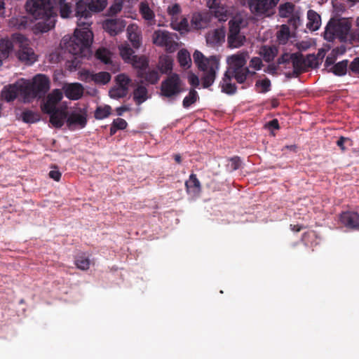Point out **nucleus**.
<instances>
[{"label":"nucleus","instance_id":"nucleus-1","mask_svg":"<svg viewBox=\"0 0 359 359\" xmlns=\"http://www.w3.org/2000/svg\"><path fill=\"white\" fill-rule=\"evenodd\" d=\"M26 9L39 20L36 26L40 32H46L55 27L57 15L50 0H27Z\"/></svg>","mask_w":359,"mask_h":359},{"label":"nucleus","instance_id":"nucleus-2","mask_svg":"<svg viewBox=\"0 0 359 359\" xmlns=\"http://www.w3.org/2000/svg\"><path fill=\"white\" fill-rule=\"evenodd\" d=\"M193 57L198 68L203 72L201 76L203 87L204 88H209L213 84L216 79L217 71L219 65V58L215 55L205 57L203 54L198 50H196L194 53Z\"/></svg>","mask_w":359,"mask_h":359},{"label":"nucleus","instance_id":"nucleus-3","mask_svg":"<svg viewBox=\"0 0 359 359\" xmlns=\"http://www.w3.org/2000/svg\"><path fill=\"white\" fill-rule=\"evenodd\" d=\"M248 53L246 52H238L227 57L228 67L226 72L238 83H245L248 75H255V72H251L245 67Z\"/></svg>","mask_w":359,"mask_h":359},{"label":"nucleus","instance_id":"nucleus-4","mask_svg":"<svg viewBox=\"0 0 359 359\" xmlns=\"http://www.w3.org/2000/svg\"><path fill=\"white\" fill-rule=\"evenodd\" d=\"M87 3L84 0H79L76 4L75 15L78 18L77 25L81 28L88 27L92 24L89 21L92 13L102 11L107 5V0H89Z\"/></svg>","mask_w":359,"mask_h":359},{"label":"nucleus","instance_id":"nucleus-5","mask_svg":"<svg viewBox=\"0 0 359 359\" xmlns=\"http://www.w3.org/2000/svg\"><path fill=\"white\" fill-rule=\"evenodd\" d=\"M93 37V32L88 27L76 29L74 36L65 43L70 53L83 57L91 46Z\"/></svg>","mask_w":359,"mask_h":359},{"label":"nucleus","instance_id":"nucleus-6","mask_svg":"<svg viewBox=\"0 0 359 359\" xmlns=\"http://www.w3.org/2000/svg\"><path fill=\"white\" fill-rule=\"evenodd\" d=\"M351 27V23L346 18H332L327 23L324 32V38L328 41L339 39L346 41Z\"/></svg>","mask_w":359,"mask_h":359},{"label":"nucleus","instance_id":"nucleus-7","mask_svg":"<svg viewBox=\"0 0 359 359\" xmlns=\"http://www.w3.org/2000/svg\"><path fill=\"white\" fill-rule=\"evenodd\" d=\"M50 88V80L43 74L36 75L32 83L25 85L24 93L32 98L43 97Z\"/></svg>","mask_w":359,"mask_h":359},{"label":"nucleus","instance_id":"nucleus-8","mask_svg":"<svg viewBox=\"0 0 359 359\" xmlns=\"http://www.w3.org/2000/svg\"><path fill=\"white\" fill-rule=\"evenodd\" d=\"M242 18L236 16L229 22V33L227 35L228 46L231 48H238L242 46L246 41V37L241 32Z\"/></svg>","mask_w":359,"mask_h":359},{"label":"nucleus","instance_id":"nucleus-9","mask_svg":"<svg viewBox=\"0 0 359 359\" xmlns=\"http://www.w3.org/2000/svg\"><path fill=\"white\" fill-rule=\"evenodd\" d=\"M183 91V82L180 76L172 73L161 84V95L167 98H174Z\"/></svg>","mask_w":359,"mask_h":359},{"label":"nucleus","instance_id":"nucleus-10","mask_svg":"<svg viewBox=\"0 0 359 359\" xmlns=\"http://www.w3.org/2000/svg\"><path fill=\"white\" fill-rule=\"evenodd\" d=\"M11 40L13 43L15 41L20 43V49L18 51L17 55L20 61L27 65H32L36 60V55L32 48L26 46L27 43L25 42L27 39L22 34H13L12 39Z\"/></svg>","mask_w":359,"mask_h":359},{"label":"nucleus","instance_id":"nucleus-11","mask_svg":"<svg viewBox=\"0 0 359 359\" xmlns=\"http://www.w3.org/2000/svg\"><path fill=\"white\" fill-rule=\"evenodd\" d=\"M153 43L160 47H164L168 53L174 52L177 43L174 41L171 34L166 30L158 29L153 34Z\"/></svg>","mask_w":359,"mask_h":359},{"label":"nucleus","instance_id":"nucleus-12","mask_svg":"<svg viewBox=\"0 0 359 359\" xmlns=\"http://www.w3.org/2000/svg\"><path fill=\"white\" fill-rule=\"evenodd\" d=\"M126 25V21L122 18H109L104 20L102 27L110 36H114L121 33Z\"/></svg>","mask_w":359,"mask_h":359},{"label":"nucleus","instance_id":"nucleus-13","mask_svg":"<svg viewBox=\"0 0 359 359\" xmlns=\"http://www.w3.org/2000/svg\"><path fill=\"white\" fill-rule=\"evenodd\" d=\"M280 0H249L248 6L252 13L264 14L276 6Z\"/></svg>","mask_w":359,"mask_h":359},{"label":"nucleus","instance_id":"nucleus-14","mask_svg":"<svg viewBox=\"0 0 359 359\" xmlns=\"http://www.w3.org/2000/svg\"><path fill=\"white\" fill-rule=\"evenodd\" d=\"M211 18V14L207 11L194 13L191 19V25L195 29L206 28Z\"/></svg>","mask_w":359,"mask_h":359},{"label":"nucleus","instance_id":"nucleus-15","mask_svg":"<svg viewBox=\"0 0 359 359\" xmlns=\"http://www.w3.org/2000/svg\"><path fill=\"white\" fill-rule=\"evenodd\" d=\"M341 223L346 228L359 229V214L356 212H344L339 217Z\"/></svg>","mask_w":359,"mask_h":359},{"label":"nucleus","instance_id":"nucleus-16","mask_svg":"<svg viewBox=\"0 0 359 359\" xmlns=\"http://www.w3.org/2000/svg\"><path fill=\"white\" fill-rule=\"evenodd\" d=\"M127 37L135 49L139 48L142 45V31L135 24H131L127 27Z\"/></svg>","mask_w":359,"mask_h":359},{"label":"nucleus","instance_id":"nucleus-17","mask_svg":"<svg viewBox=\"0 0 359 359\" xmlns=\"http://www.w3.org/2000/svg\"><path fill=\"white\" fill-rule=\"evenodd\" d=\"M67 124L70 130H73V126H78L83 128L87 124V114L86 111L79 113L74 111L69 114L67 119Z\"/></svg>","mask_w":359,"mask_h":359},{"label":"nucleus","instance_id":"nucleus-18","mask_svg":"<svg viewBox=\"0 0 359 359\" xmlns=\"http://www.w3.org/2000/svg\"><path fill=\"white\" fill-rule=\"evenodd\" d=\"M225 32L223 29H215L207 33L205 39L210 46L221 45L224 41Z\"/></svg>","mask_w":359,"mask_h":359},{"label":"nucleus","instance_id":"nucleus-19","mask_svg":"<svg viewBox=\"0 0 359 359\" xmlns=\"http://www.w3.org/2000/svg\"><path fill=\"white\" fill-rule=\"evenodd\" d=\"M63 90L65 95L73 100L80 99L83 93V87L79 83L68 84L64 87Z\"/></svg>","mask_w":359,"mask_h":359},{"label":"nucleus","instance_id":"nucleus-20","mask_svg":"<svg viewBox=\"0 0 359 359\" xmlns=\"http://www.w3.org/2000/svg\"><path fill=\"white\" fill-rule=\"evenodd\" d=\"M25 85L15 83L4 88L1 95L7 101L14 100L20 92L24 93Z\"/></svg>","mask_w":359,"mask_h":359},{"label":"nucleus","instance_id":"nucleus-21","mask_svg":"<svg viewBox=\"0 0 359 359\" xmlns=\"http://www.w3.org/2000/svg\"><path fill=\"white\" fill-rule=\"evenodd\" d=\"M138 77L144 79L149 84L155 85L160 80L161 73L157 68L149 67L145 71L140 73Z\"/></svg>","mask_w":359,"mask_h":359},{"label":"nucleus","instance_id":"nucleus-22","mask_svg":"<svg viewBox=\"0 0 359 359\" xmlns=\"http://www.w3.org/2000/svg\"><path fill=\"white\" fill-rule=\"evenodd\" d=\"M232 78L225 72L222 81L220 82L219 86L222 93L227 95H233L237 91V86L235 83H232Z\"/></svg>","mask_w":359,"mask_h":359},{"label":"nucleus","instance_id":"nucleus-23","mask_svg":"<svg viewBox=\"0 0 359 359\" xmlns=\"http://www.w3.org/2000/svg\"><path fill=\"white\" fill-rule=\"evenodd\" d=\"M13 48V44L10 39L4 38L0 40V67L3 60L8 57Z\"/></svg>","mask_w":359,"mask_h":359},{"label":"nucleus","instance_id":"nucleus-24","mask_svg":"<svg viewBox=\"0 0 359 359\" xmlns=\"http://www.w3.org/2000/svg\"><path fill=\"white\" fill-rule=\"evenodd\" d=\"M50 122L55 128H61L63 124L65 119L67 116V112L61 109L50 113Z\"/></svg>","mask_w":359,"mask_h":359},{"label":"nucleus","instance_id":"nucleus-25","mask_svg":"<svg viewBox=\"0 0 359 359\" xmlns=\"http://www.w3.org/2000/svg\"><path fill=\"white\" fill-rule=\"evenodd\" d=\"M133 66L137 69V75L139 76L140 73H142L145 71L147 67H149V60L144 56H137L135 55L133 57V60L130 62Z\"/></svg>","mask_w":359,"mask_h":359},{"label":"nucleus","instance_id":"nucleus-26","mask_svg":"<svg viewBox=\"0 0 359 359\" xmlns=\"http://www.w3.org/2000/svg\"><path fill=\"white\" fill-rule=\"evenodd\" d=\"M308 23L307 27L312 31H316L320 26V16L314 11L309 10L307 13Z\"/></svg>","mask_w":359,"mask_h":359},{"label":"nucleus","instance_id":"nucleus-27","mask_svg":"<svg viewBox=\"0 0 359 359\" xmlns=\"http://www.w3.org/2000/svg\"><path fill=\"white\" fill-rule=\"evenodd\" d=\"M148 90L144 86H138L133 91V100L137 105H140L148 99Z\"/></svg>","mask_w":359,"mask_h":359},{"label":"nucleus","instance_id":"nucleus-28","mask_svg":"<svg viewBox=\"0 0 359 359\" xmlns=\"http://www.w3.org/2000/svg\"><path fill=\"white\" fill-rule=\"evenodd\" d=\"M185 186L188 192L198 194L201 191V183L195 174L190 175L189 180L185 182Z\"/></svg>","mask_w":359,"mask_h":359},{"label":"nucleus","instance_id":"nucleus-29","mask_svg":"<svg viewBox=\"0 0 359 359\" xmlns=\"http://www.w3.org/2000/svg\"><path fill=\"white\" fill-rule=\"evenodd\" d=\"M260 55L266 62L273 60L278 53V49L275 46H263L260 49Z\"/></svg>","mask_w":359,"mask_h":359},{"label":"nucleus","instance_id":"nucleus-30","mask_svg":"<svg viewBox=\"0 0 359 359\" xmlns=\"http://www.w3.org/2000/svg\"><path fill=\"white\" fill-rule=\"evenodd\" d=\"M292 64L293 69H298L302 72L306 71L305 58L301 53H292Z\"/></svg>","mask_w":359,"mask_h":359},{"label":"nucleus","instance_id":"nucleus-31","mask_svg":"<svg viewBox=\"0 0 359 359\" xmlns=\"http://www.w3.org/2000/svg\"><path fill=\"white\" fill-rule=\"evenodd\" d=\"M120 55L127 62H130L134 56V50L130 47L129 44L124 43L118 46Z\"/></svg>","mask_w":359,"mask_h":359},{"label":"nucleus","instance_id":"nucleus-32","mask_svg":"<svg viewBox=\"0 0 359 359\" xmlns=\"http://www.w3.org/2000/svg\"><path fill=\"white\" fill-rule=\"evenodd\" d=\"M177 60L181 67L187 69L190 67L191 60L189 53L186 49H181L177 53Z\"/></svg>","mask_w":359,"mask_h":359},{"label":"nucleus","instance_id":"nucleus-33","mask_svg":"<svg viewBox=\"0 0 359 359\" xmlns=\"http://www.w3.org/2000/svg\"><path fill=\"white\" fill-rule=\"evenodd\" d=\"M161 74H168L172 70V60L169 57L161 58L156 67Z\"/></svg>","mask_w":359,"mask_h":359},{"label":"nucleus","instance_id":"nucleus-34","mask_svg":"<svg viewBox=\"0 0 359 359\" xmlns=\"http://www.w3.org/2000/svg\"><path fill=\"white\" fill-rule=\"evenodd\" d=\"M170 25L173 29L180 32L189 31V22L186 18H182L180 21L177 19L172 20Z\"/></svg>","mask_w":359,"mask_h":359},{"label":"nucleus","instance_id":"nucleus-35","mask_svg":"<svg viewBox=\"0 0 359 359\" xmlns=\"http://www.w3.org/2000/svg\"><path fill=\"white\" fill-rule=\"evenodd\" d=\"M210 11L219 21L225 22L227 20L228 11L221 4L216 6L213 9H210Z\"/></svg>","mask_w":359,"mask_h":359},{"label":"nucleus","instance_id":"nucleus-36","mask_svg":"<svg viewBox=\"0 0 359 359\" xmlns=\"http://www.w3.org/2000/svg\"><path fill=\"white\" fill-rule=\"evenodd\" d=\"M111 113V107L109 105L99 106L96 108L94 116L96 119L102 120L107 118Z\"/></svg>","mask_w":359,"mask_h":359},{"label":"nucleus","instance_id":"nucleus-37","mask_svg":"<svg viewBox=\"0 0 359 359\" xmlns=\"http://www.w3.org/2000/svg\"><path fill=\"white\" fill-rule=\"evenodd\" d=\"M111 80V74L107 72L93 73V82L96 84H107Z\"/></svg>","mask_w":359,"mask_h":359},{"label":"nucleus","instance_id":"nucleus-38","mask_svg":"<svg viewBox=\"0 0 359 359\" xmlns=\"http://www.w3.org/2000/svg\"><path fill=\"white\" fill-rule=\"evenodd\" d=\"M348 61L342 60L335 64L332 67V72L337 76H343L346 74Z\"/></svg>","mask_w":359,"mask_h":359},{"label":"nucleus","instance_id":"nucleus-39","mask_svg":"<svg viewBox=\"0 0 359 359\" xmlns=\"http://www.w3.org/2000/svg\"><path fill=\"white\" fill-rule=\"evenodd\" d=\"M126 0H114L113 4L109 8L107 14L110 17H113L118 13L124 6Z\"/></svg>","mask_w":359,"mask_h":359},{"label":"nucleus","instance_id":"nucleus-40","mask_svg":"<svg viewBox=\"0 0 359 359\" xmlns=\"http://www.w3.org/2000/svg\"><path fill=\"white\" fill-rule=\"evenodd\" d=\"M140 12L142 18L147 20H151L154 18V13L147 2H142L140 4Z\"/></svg>","mask_w":359,"mask_h":359},{"label":"nucleus","instance_id":"nucleus-41","mask_svg":"<svg viewBox=\"0 0 359 359\" xmlns=\"http://www.w3.org/2000/svg\"><path fill=\"white\" fill-rule=\"evenodd\" d=\"M128 93V90H127V88L116 86L110 89L109 95L111 98L119 99L126 97Z\"/></svg>","mask_w":359,"mask_h":359},{"label":"nucleus","instance_id":"nucleus-42","mask_svg":"<svg viewBox=\"0 0 359 359\" xmlns=\"http://www.w3.org/2000/svg\"><path fill=\"white\" fill-rule=\"evenodd\" d=\"M198 98L197 92L194 89H191L188 95L184 98L182 105L184 108H188L195 103Z\"/></svg>","mask_w":359,"mask_h":359},{"label":"nucleus","instance_id":"nucleus-43","mask_svg":"<svg viewBox=\"0 0 359 359\" xmlns=\"http://www.w3.org/2000/svg\"><path fill=\"white\" fill-rule=\"evenodd\" d=\"M60 6V16L63 18H68L72 13V6L66 2V0H57Z\"/></svg>","mask_w":359,"mask_h":359},{"label":"nucleus","instance_id":"nucleus-44","mask_svg":"<svg viewBox=\"0 0 359 359\" xmlns=\"http://www.w3.org/2000/svg\"><path fill=\"white\" fill-rule=\"evenodd\" d=\"M22 119L25 123H32L39 120V116L31 110H26L22 113Z\"/></svg>","mask_w":359,"mask_h":359},{"label":"nucleus","instance_id":"nucleus-45","mask_svg":"<svg viewBox=\"0 0 359 359\" xmlns=\"http://www.w3.org/2000/svg\"><path fill=\"white\" fill-rule=\"evenodd\" d=\"M95 56L104 64L111 62L110 53L106 48H99L95 53Z\"/></svg>","mask_w":359,"mask_h":359},{"label":"nucleus","instance_id":"nucleus-46","mask_svg":"<svg viewBox=\"0 0 359 359\" xmlns=\"http://www.w3.org/2000/svg\"><path fill=\"white\" fill-rule=\"evenodd\" d=\"M90 259L83 255L77 257L75 260V265L76 267L83 271L88 270L90 267Z\"/></svg>","mask_w":359,"mask_h":359},{"label":"nucleus","instance_id":"nucleus-47","mask_svg":"<svg viewBox=\"0 0 359 359\" xmlns=\"http://www.w3.org/2000/svg\"><path fill=\"white\" fill-rule=\"evenodd\" d=\"M116 86H120L121 88H127L128 90V86L130 83V78L124 74H118L116 78Z\"/></svg>","mask_w":359,"mask_h":359},{"label":"nucleus","instance_id":"nucleus-48","mask_svg":"<svg viewBox=\"0 0 359 359\" xmlns=\"http://www.w3.org/2000/svg\"><path fill=\"white\" fill-rule=\"evenodd\" d=\"M241 165V160L239 156H233L229 160L227 168L230 171H235L238 170Z\"/></svg>","mask_w":359,"mask_h":359},{"label":"nucleus","instance_id":"nucleus-49","mask_svg":"<svg viewBox=\"0 0 359 359\" xmlns=\"http://www.w3.org/2000/svg\"><path fill=\"white\" fill-rule=\"evenodd\" d=\"M41 109L44 113L49 114L57 110L58 108H57L56 104H53L52 101L47 98L46 101L41 106Z\"/></svg>","mask_w":359,"mask_h":359},{"label":"nucleus","instance_id":"nucleus-50","mask_svg":"<svg viewBox=\"0 0 359 359\" xmlns=\"http://www.w3.org/2000/svg\"><path fill=\"white\" fill-rule=\"evenodd\" d=\"M62 93L59 89H55L50 93L47 98L56 104L62 99Z\"/></svg>","mask_w":359,"mask_h":359},{"label":"nucleus","instance_id":"nucleus-51","mask_svg":"<svg viewBox=\"0 0 359 359\" xmlns=\"http://www.w3.org/2000/svg\"><path fill=\"white\" fill-rule=\"evenodd\" d=\"M255 86L257 87H261V92L264 93L270 90L271 81L268 78L263 80H259L256 82Z\"/></svg>","mask_w":359,"mask_h":359},{"label":"nucleus","instance_id":"nucleus-52","mask_svg":"<svg viewBox=\"0 0 359 359\" xmlns=\"http://www.w3.org/2000/svg\"><path fill=\"white\" fill-rule=\"evenodd\" d=\"M349 74H354L359 76V57H355L349 65Z\"/></svg>","mask_w":359,"mask_h":359},{"label":"nucleus","instance_id":"nucleus-53","mask_svg":"<svg viewBox=\"0 0 359 359\" xmlns=\"http://www.w3.org/2000/svg\"><path fill=\"white\" fill-rule=\"evenodd\" d=\"M181 11V7L178 4H174L172 5H170L167 8V12L168 15H171L172 18L180 14Z\"/></svg>","mask_w":359,"mask_h":359},{"label":"nucleus","instance_id":"nucleus-54","mask_svg":"<svg viewBox=\"0 0 359 359\" xmlns=\"http://www.w3.org/2000/svg\"><path fill=\"white\" fill-rule=\"evenodd\" d=\"M293 10V5L290 3H285L280 6V13L282 16H286L291 13Z\"/></svg>","mask_w":359,"mask_h":359},{"label":"nucleus","instance_id":"nucleus-55","mask_svg":"<svg viewBox=\"0 0 359 359\" xmlns=\"http://www.w3.org/2000/svg\"><path fill=\"white\" fill-rule=\"evenodd\" d=\"M306 67H315L318 65V58L314 55H308L305 58Z\"/></svg>","mask_w":359,"mask_h":359},{"label":"nucleus","instance_id":"nucleus-56","mask_svg":"<svg viewBox=\"0 0 359 359\" xmlns=\"http://www.w3.org/2000/svg\"><path fill=\"white\" fill-rule=\"evenodd\" d=\"M112 124L118 129V130H124L126 128L128 123L126 120L117 118L113 121Z\"/></svg>","mask_w":359,"mask_h":359},{"label":"nucleus","instance_id":"nucleus-57","mask_svg":"<svg viewBox=\"0 0 359 359\" xmlns=\"http://www.w3.org/2000/svg\"><path fill=\"white\" fill-rule=\"evenodd\" d=\"M250 67L254 68L255 70L261 69L262 67V61L258 57H252L250 61Z\"/></svg>","mask_w":359,"mask_h":359},{"label":"nucleus","instance_id":"nucleus-58","mask_svg":"<svg viewBox=\"0 0 359 359\" xmlns=\"http://www.w3.org/2000/svg\"><path fill=\"white\" fill-rule=\"evenodd\" d=\"M81 80L86 83L93 82V73L89 71H83L80 74Z\"/></svg>","mask_w":359,"mask_h":359},{"label":"nucleus","instance_id":"nucleus-59","mask_svg":"<svg viewBox=\"0 0 359 359\" xmlns=\"http://www.w3.org/2000/svg\"><path fill=\"white\" fill-rule=\"evenodd\" d=\"M188 81H189V84L191 86H193L194 88H197L200 84V81H199V79H198V76H196V74H194L193 73H190L188 75Z\"/></svg>","mask_w":359,"mask_h":359},{"label":"nucleus","instance_id":"nucleus-60","mask_svg":"<svg viewBox=\"0 0 359 359\" xmlns=\"http://www.w3.org/2000/svg\"><path fill=\"white\" fill-rule=\"evenodd\" d=\"M292 54L285 53L278 59V65L287 64L292 61Z\"/></svg>","mask_w":359,"mask_h":359},{"label":"nucleus","instance_id":"nucleus-61","mask_svg":"<svg viewBox=\"0 0 359 359\" xmlns=\"http://www.w3.org/2000/svg\"><path fill=\"white\" fill-rule=\"evenodd\" d=\"M49 177L56 182H59L61 178V172L59 170H50L49 172Z\"/></svg>","mask_w":359,"mask_h":359},{"label":"nucleus","instance_id":"nucleus-62","mask_svg":"<svg viewBox=\"0 0 359 359\" xmlns=\"http://www.w3.org/2000/svg\"><path fill=\"white\" fill-rule=\"evenodd\" d=\"M350 140L348 137H344L343 136L340 137L339 140L337 141V145L341 149L342 151L346 150L344 147V143Z\"/></svg>","mask_w":359,"mask_h":359},{"label":"nucleus","instance_id":"nucleus-63","mask_svg":"<svg viewBox=\"0 0 359 359\" xmlns=\"http://www.w3.org/2000/svg\"><path fill=\"white\" fill-rule=\"evenodd\" d=\"M130 107L129 105H123L116 109V111L117 115L122 116L124 112L130 111Z\"/></svg>","mask_w":359,"mask_h":359},{"label":"nucleus","instance_id":"nucleus-64","mask_svg":"<svg viewBox=\"0 0 359 359\" xmlns=\"http://www.w3.org/2000/svg\"><path fill=\"white\" fill-rule=\"evenodd\" d=\"M206 3L210 9H213L216 6L221 4V0H206Z\"/></svg>","mask_w":359,"mask_h":359}]
</instances>
